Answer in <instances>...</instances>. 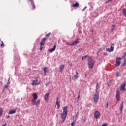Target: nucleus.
<instances>
[{"label": "nucleus", "instance_id": "obj_23", "mask_svg": "<svg viewBox=\"0 0 126 126\" xmlns=\"http://www.w3.org/2000/svg\"><path fill=\"white\" fill-rule=\"evenodd\" d=\"M32 9H35V4H34V2H32Z\"/></svg>", "mask_w": 126, "mask_h": 126}, {"label": "nucleus", "instance_id": "obj_15", "mask_svg": "<svg viewBox=\"0 0 126 126\" xmlns=\"http://www.w3.org/2000/svg\"><path fill=\"white\" fill-rule=\"evenodd\" d=\"M63 68H64V64H62L60 66V72H63Z\"/></svg>", "mask_w": 126, "mask_h": 126}, {"label": "nucleus", "instance_id": "obj_44", "mask_svg": "<svg viewBox=\"0 0 126 126\" xmlns=\"http://www.w3.org/2000/svg\"><path fill=\"white\" fill-rule=\"evenodd\" d=\"M6 126V124L3 125L2 126Z\"/></svg>", "mask_w": 126, "mask_h": 126}, {"label": "nucleus", "instance_id": "obj_1", "mask_svg": "<svg viewBox=\"0 0 126 126\" xmlns=\"http://www.w3.org/2000/svg\"><path fill=\"white\" fill-rule=\"evenodd\" d=\"M61 118L63 121L61 123H64V121H65V119H66V116H67V106H64L63 107V112L61 114Z\"/></svg>", "mask_w": 126, "mask_h": 126}, {"label": "nucleus", "instance_id": "obj_18", "mask_svg": "<svg viewBox=\"0 0 126 126\" xmlns=\"http://www.w3.org/2000/svg\"><path fill=\"white\" fill-rule=\"evenodd\" d=\"M72 7H78L79 6V3L78 2H76L75 4L72 5Z\"/></svg>", "mask_w": 126, "mask_h": 126}, {"label": "nucleus", "instance_id": "obj_4", "mask_svg": "<svg viewBox=\"0 0 126 126\" xmlns=\"http://www.w3.org/2000/svg\"><path fill=\"white\" fill-rule=\"evenodd\" d=\"M94 102L95 103H97V102H98V100H99V93L97 92H95V93L94 95Z\"/></svg>", "mask_w": 126, "mask_h": 126}, {"label": "nucleus", "instance_id": "obj_11", "mask_svg": "<svg viewBox=\"0 0 126 126\" xmlns=\"http://www.w3.org/2000/svg\"><path fill=\"white\" fill-rule=\"evenodd\" d=\"M125 87H126V83L122 84L120 87L121 90H122V91H126Z\"/></svg>", "mask_w": 126, "mask_h": 126}, {"label": "nucleus", "instance_id": "obj_47", "mask_svg": "<svg viewBox=\"0 0 126 126\" xmlns=\"http://www.w3.org/2000/svg\"><path fill=\"white\" fill-rule=\"evenodd\" d=\"M78 51H79L80 52V49H78Z\"/></svg>", "mask_w": 126, "mask_h": 126}, {"label": "nucleus", "instance_id": "obj_8", "mask_svg": "<svg viewBox=\"0 0 126 126\" xmlns=\"http://www.w3.org/2000/svg\"><path fill=\"white\" fill-rule=\"evenodd\" d=\"M50 96V93H47L44 95V100L46 101V102L49 101V97Z\"/></svg>", "mask_w": 126, "mask_h": 126}, {"label": "nucleus", "instance_id": "obj_40", "mask_svg": "<svg viewBox=\"0 0 126 126\" xmlns=\"http://www.w3.org/2000/svg\"><path fill=\"white\" fill-rule=\"evenodd\" d=\"M114 30H115V28H112V31H114Z\"/></svg>", "mask_w": 126, "mask_h": 126}, {"label": "nucleus", "instance_id": "obj_48", "mask_svg": "<svg viewBox=\"0 0 126 126\" xmlns=\"http://www.w3.org/2000/svg\"><path fill=\"white\" fill-rule=\"evenodd\" d=\"M76 118H77V115H76Z\"/></svg>", "mask_w": 126, "mask_h": 126}, {"label": "nucleus", "instance_id": "obj_20", "mask_svg": "<svg viewBox=\"0 0 126 126\" xmlns=\"http://www.w3.org/2000/svg\"><path fill=\"white\" fill-rule=\"evenodd\" d=\"M56 105H57L58 109L61 108V105H60V102L59 101H56Z\"/></svg>", "mask_w": 126, "mask_h": 126}, {"label": "nucleus", "instance_id": "obj_38", "mask_svg": "<svg viewBox=\"0 0 126 126\" xmlns=\"http://www.w3.org/2000/svg\"><path fill=\"white\" fill-rule=\"evenodd\" d=\"M10 79V78H9L8 79V83H7V84H9L10 82H9V80Z\"/></svg>", "mask_w": 126, "mask_h": 126}, {"label": "nucleus", "instance_id": "obj_19", "mask_svg": "<svg viewBox=\"0 0 126 126\" xmlns=\"http://www.w3.org/2000/svg\"><path fill=\"white\" fill-rule=\"evenodd\" d=\"M73 79H77L78 78V72H76V74L72 77Z\"/></svg>", "mask_w": 126, "mask_h": 126}, {"label": "nucleus", "instance_id": "obj_9", "mask_svg": "<svg viewBox=\"0 0 126 126\" xmlns=\"http://www.w3.org/2000/svg\"><path fill=\"white\" fill-rule=\"evenodd\" d=\"M106 51L107 52H109V53H111V52H113L114 51V44H112L110 48H109L108 49H106Z\"/></svg>", "mask_w": 126, "mask_h": 126}, {"label": "nucleus", "instance_id": "obj_31", "mask_svg": "<svg viewBox=\"0 0 126 126\" xmlns=\"http://www.w3.org/2000/svg\"><path fill=\"white\" fill-rule=\"evenodd\" d=\"M1 42V47H4V44H3V42L0 41Z\"/></svg>", "mask_w": 126, "mask_h": 126}, {"label": "nucleus", "instance_id": "obj_16", "mask_svg": "<svg viewBox=\"0 0 126 126\" xmlns=\"http://www.w3.org/2000/svg\"><path fill=\"white\" fill-rule=\"evenodd\" d=\"M37 82H38L37 79L33 81L32 85H38V84H40V83H37Z\"/></svg>", "mask_w": 126, "mask_h": 126}, {"label": "nucleus", "instance_id": "obj_45", "mask_svg": "<svg viewBox=\"0 0 126 126\" xmlns=\"http://www.w3.org/2000/svg\"><path fill=\"white\" fill-rule=\"evenodd\" d=\"M9 116H8V117H7V119H9Z\"/></svg>", "mask_w": 126, "mask_h": 126}, {"label": "nucleus", "instance_id": "obj_36", "mask_svg": "<svg viewBox=\"0 0 126 126\" xmlns=\"http://www.w3.org/2000/svg\"><path fill=\"white\" fill-rule=\"evenodd\" d=\"M86 7H87L86 6L85 7L82 9V11H84V10H85V9H86Z\"/></svg>", "mask_w": 126, "mask_h": 126}, {"label": "nucleus", "instance_id": "obj_12", "mask_svg": "<svg viewBox=\"0 0 126 126\" xmlns=\"http://www.w3.org/2000/svg\"><path fill=\"white\" fill-rule=\"evenodd\" d=\"M123 108H124V102H122V104H120V114H123Z\"/></svg>", "mask_w": 126, "mask_h": 126}, {"label": "nucleus", "instance_id": "obj_46", "mask_svg": "<svg viewBox=\"0 0 126 126\" xmlns=\"http://www.w3.org/2000/svg\"><path fill=\"white\" fill-rule=\"evenodd\" d=\"M70 79H71V77H70Z\"/></svg>", "mask_w": 126, "mask_h": 126}, {"label": "nucleus", "instance_id": "obj_13", "mask_svg": "<svg viewBox=\"0 0 126 126\" xmlns=\"http://www.w3.org/2000/svg\"><path fill=\"white\" fill-rule=\"evenodd\" d=\"M55 50H56V44L54 45L53 48L49 49L48 52H49V53H53V52L55 51Z\"/></svg>", "mask_w": 126, "mask_h": 126}, {"label": "nucleus", "instance_id": "obj_35", "mask_svg": "<svg viewBox=\"0 0 126 126\" xmlns=\"http://www.w3.org/2000/svg\"><path fill=\"white\" fill-rule=\"evenodd\" d=\"M7 87H8V86L7 85H5L4 86L5 88H7Z\"/></svg>", "mask_w": 126, "mask_h": 126}, {"label": "nucleus", "instance_id": "obj_14", "mask_svg": "<svg viewBox=\"0 0 126 126\" xmlns=\"http://www.w3.org/2000/svg\"><path fill=\"white\" fill-rule=\"evenodd\" d=\"M79 40V38H78L76 41H74L73 43H72V46H74V45H77V44H79L80 42L78 41Z\"/></svg>", "mask_w": 126, "mask_h": 126}, {"label": "nucleus", "instance_id": "obj_32", "mask_svg": "<svg viewBox=\"0 0 126 126\" xmlns=\"http://www.w3.org/2000/svg\"><path fill=\"white\" fill-rule=\"evenodd\" d=\"M86 58H87V55H85V56H83L82 58V60H83L84 59H86Z\"/></svg>", "mask_w": 126, "mask_h": 126}, {"label": "nucleus", "instance_id": "obj_24", "mask_svg": "<svg viewBox=\"0 0 126 126\" xmlns=\"http://www.w3.org/2000/svg\"><path fill=\"white\" fill-rule=\"evenodd\" d=\"M43 70L44 71V75H47V67H44Z\"/></svg>", "mask_w": 126, "mask_h": 126}, {"label": "nucleus", "instance_id": "obj_7", "mask_svg": "<svg viewBox=\"0 0 126 126\" xmlns=\"http://www.w3.org/2000/svg\"><path fill=\"white\" fill-rule=\"evenodd\" d=\"M121 59L120 57H117L116 58V66H119L121 64Z\"/></svg>", "mask_w": 126, "mask_h": 126}, {"label": "nucleus", "instance_id": "obj_30", "mask_svg": "<svg viewBox=\"0 0 126 126\" xmlns=\"http://www.w3.org/2000/svg\"><path fill=\"white\" fill-rule=\"evenodd\" d=\"M66 45H67V46H72V43L70 44L69 42H66Z\"/></svg>", "mask_w": 126, "mask_h": 126}, {"label": "nucleus", "instance_id": "obj_26", "mask_svg": "<svg viewBox=\"0 0 126 126\" xmlns=\"http://www.w3.org/2000/svg\"><path fill=\"white\" fill-rule=\"evenodd\" d=\"M116 95L120 96V91H119V90L117 91Z\"/></svg>", "mask_w": 126, "mask_h": 126}, {"label": "nucleus", "instance_id": "obj_33", "mask_svg": "<svg viewBox=\"0 0 126 126\" xmlns=\"http://www.w3.org/2000/svg\"><path fill=\"white\" fill-rule=\"evenodd\" d=\"M71 126H74V122H72V123H71Z\"/></svg>", "mask_w": 126, "mask_h": 126}, {"label": "nucleus", "instance_id": "obj_25", "mask_svg": "<svg viewBox=\"0 0 126 126\" xmlns=\"http://www.w3.org/2000/svg\"><path fill=\"white\" fill-rule=\"evenodd\" d=\"M117 101H120V95H116Z\"/></svg>", "mask_w": 126, "mask_h": 126}, {"label": "nucleus", "instance_id": "obj_41", "mask_svg": "<svg viewBox=\"0 0 126 126\" xmlns=\"http://www.w3.org/2000/svg\"><path fill=\"white\" fill-rule=\"evenodd\" d=\"M115 25H112V27H113V28H115Z\"/></svg>", "mask_w": 126, "mask_h": 126}, {"label": "nucleus", "instance_id": "obj_49", "mask_svg": "<svg viewBox=\"0 0 126 126\" xmlns=\"http://www.w3.org/2000/svg\"><path fill=\"white\" fill-rule=\"evenodd\" d=\"M76 121H77V119H76Z\"/></svg>", "mask_w": 126, "mask_h": 126}, {"label": "nucleus", "instance_id": "obj_2", "mask_svg": "<svg viewBox=\"0 0 126 126\" xmlns=\"http://www.w3.org/2000/svg\"><path fill=\"white\" fill-rule=\"evenodd\" d=\"M95 63V61H94V59H93L91 58V57H89V59L88 60V67L90 69H92L94 66V64Z\"/></svg>", "mask_w": 126, "mask_h": 126}, {"label": "nucleus", "instance_id": "obj_5", "mask_svg": "<svg viewBox=\"0 0 126 126\" xmlns=\"http://www.w3.org/2000/svg\"><path fill=\"white\" fill-rule=\"evenodd\" d=\"M100 113L99 111H96L94 113V117L97 120L100 117Z\"/></svg>", "mask_w": 126, "mask_h": 126}, {"label": "nucleus", "instance_id": "obj_27", "mask_svg": "<svg viewBox=\"0 0 126 126\" xmlns=\"http://www.w3.org/2000/svg\"><path fill=\"white\" fill-rule=\"evenodd\" d=\"M79 99H80V92H79V95L78 96V101H79Z\"/></svg>", "mask_w": 126, "mask_h": 126}, {"label": "nucleus", "instance_id": "obj_37", "mask_svg": "<svg viewBox=\"0 0 126 126\" xmlns=\"http://www.w3.org/2000/svg\"><path fill=\"white\" fill-rule=\"evenodd\" d=\"M101 126H107V125L106 124H104L102 125Z\"/></svg>", "mask_w": 126, "mask_h": 126}, {"label": "nucleus", "instance_id": "obj_42", "mask_svg": "<svg viewBox=\"0 0 126 126\" xmlns=\"http://www.w3.org/2000/svg\"><path fill=\"white\" fill-rule=\"evenodd\" d=\"M126 53H125V54H124V56H123V58H125V57H126Z\"/></svg>", "mask_w": 126, "mask_h": 126}, {"label": "nucleus", "instance_id": "obj_29", "mask_svg": "<svg viewBox=\"0 0 126 126\" xmlns=\"http://www.w3.org/2000/svg\"><path fill=\"white\" fill-rule=\"evenodd\" d=\"M51 34V32H50L48 34H46L45 35V37H47V38H49V37L50 36V34Z\"/></svg>", "mask_w": 126, "mask_h": 126}, {"label": "nucleus", "instance_id": "obj_17", "mask_svg": "<svg viewBox=\"0 0 126 126\" xmlns=\"http://www.w3.org/2000/svg\"><path fill=\"white\" fill-rule=\"evenodd\" d=\"M16 113V109H12L9 112V115H12V114H15Z\"/></svg>", "mask_w": 126, "mask_h": 126}, {"label": "nucleus", "instance_id": "obj_10", "mask_svg": "<svg viewBox=\"0 0 126 126\" xmlns=\"http://www.w3.org/2000/svg\"><path fill=\"white\" fill-rule=\"evenodd\" d=\"M40 99L36 101H34V102H32V105H35L36 107H37V106H39V105H40Z\"/></svg>", "mask_w": 126, "mask_h": 126}, {"label": "nucleus", "instance_id": "obj_28", "mask_svg": "<svg viewBox=\"0 0 126 126\" xmlns=\"http://www.w3.org/2000/svg\"><path fill=\"white\" fill-rule=\"evenodd\" d=\"M120 75H119V71H117L116 72V76H117V77H118V76H119Z\"/></svg>", "mask_w": 126, "mask_h": 126}, {"label": "nucleus", "instance_id": "obj_3", "mask_svg": "<svg viewBox=\"0 0 126 126\" xmlns=\"http://www.w3.org/2000/svg\"><path fill=\"white\" fill-rule=\"evenodd\" d=\"M48 38L44 37L42 39L40 42V47L39 48L40 51H42L43 50V48H44V45L45 44V42L46 41V40H47Z\"/></svg>", "mask_w": 126, "mask_h": 126}, {"label": "nucleus", "instance_id": "obj_21", "mask_svg": "<svg viewBox=\"0 0 126 126\" xmlns=\"http://www.w3.org/2000/svg\"><path fill=\"white\" fill-rule=\"evenodd\" d=\"M3 112V110L1 108H0V117H1L2 116V113Z\"/></svg>", "mask_w": 126, "mask_h": 126}, {"label": "nucleus", "instance_id": "obj_43", "mask_svg": "<svg viewBox=\"0 0 126 126\" xmlns=\"http://www.w3.org/2000/svg\"><path fill=\"white\" fill-rule=\"evenodd\" d=\"M57 101H59V97H57Z\"/></svg>", "mask_w": 126, "mask_h": 126}, {"label": "nucleus", "instance_id": "obj_34", "mask_svg": "<svg viewBox=\"0 0 126 126\" xmlns=\"http://www.w3.org/2000/svg\"><path fill=\"white\" fill-rule=\"evenodd\" d=\"M109 106V103L108 102L106 103V108H108Z\"/></svg>", "mask_w": 126, "mask_h": 126}, {"label": "nucleus", "instance_id": "obj_22", "mask_svg": "<svg viewBox=\"0 0 126 126\" xmlns=\"http://www.w3.org/2000/svg\"><path fill=\"white\" fill-rule=\"evenodd\" d=\"M98 87H99V83H97L95 88V92H98Z\"/></svg>", "mask_w": 126, "mask_h": 126}, {"label": "nucleus", "instance_id": "obj_39", "mask_svg": "<svg viewBox=\"0 0 126 126\" xmlns=\"http://www.w3.org/2000/svg\"><path fill=\"white\" fill-rule=\"evenodd\" d=\"M110 1H112V0H109L108 1H107V2H106V3H108V2H110Z\"/></svg>", "mask_w": 126, "mask_h": 126}, {"label": "nucleus", "instance_id": "obj_6", "mask_svg": "<svg viewBox=\"0 0 126 126\" xmlns=\"http://www.w3.org/2000/svg\"><path fill=\"white\" fill-rule=\"evenodd\" d=\"M32 96L33 97V99L32 100V102H35L38 99V95H37V93H34L32 94Z\"/></svg>", "mask_w": 126, "mask_h": 126}]
</instances>
